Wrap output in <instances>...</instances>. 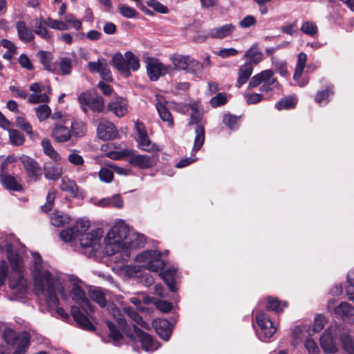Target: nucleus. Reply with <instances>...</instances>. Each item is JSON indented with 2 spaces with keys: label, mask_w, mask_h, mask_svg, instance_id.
Listing matches in <instances>:
<instances>
[{
  "label": "nucleus",
  "mask_w": 354,
  "mask_h": 354,
  "mask_svg": "<svg viewBox=\"0 0 354 354\" xmlns=\"http://www.w3.org/2000/svg\"><path fill=\"white\" fill-rule=\"evenodd\" d=\"M135 260L140 266L152 272H158L164 268V262L161 259V253L156 250H146L138 254Z\"/></svg>",
  "instance_id": "nucleus-8"
},
{
  "label": "nucleus",
  "mask_w": 354,
  "mask_h": 354,
  "mask_svg": "<svg viewBox=\"0 0 354 354\" xmlns=\"http://www.w3.org/2000/svg\"><path fill=\"white\" fill-rule=\"evenodd\" d=\"M158 160V156L154 154L151 156L138 154L131 156L129 163L140 169H146L155 166Z\"/></svg>",
  "instance_id": "nucleus-18"
},
{
  "label": "nucleus",
  "mask_w": 354,
  "mask_h": 354,
  "mask_svg": "<svg viewBox=\"0 0 354 354\" xmlns=\"http://www.w3.org/2000/svg\"><path fill=\"white\" fill-rule=\"evenodd\" d=\"M124 313L128 315L135 323L139 324L142 327L146 329L149 328V326L147 323L143 321L142 318L139 315V314L133 310L129 306H124L122 308Z\"/></svg>",
  "instance_id": "nucleus-43"
},
{
  "label": "nucleus",
  "mask_w": 354,
  "mask_h": 354,
  "mask_svg": "<svg viewBox=\"0 0 354 354\" xmlns=\"http://www.w3.org/2000/svg\"><path fill=\"white\" fill-rule=\"evenodd\" d=\"M271 61L275 71L281 75L285 76L288 74L287 63L286 61L277 59L274 57H271Z\"/></svg>",
  "instance_id": "nucleus-51"
},
{
  "label": "nucleus",
  "mask_w": 354,
  "mask_h": 354,
  "mask_svg": "<svg viewBox=\"0 0 354 354\" xmlns=\"http://www.w3.org/2000/svg\"><path fill=\"white\" fill-rule=\"evenodd\" d=\"M307 55L304 53H300L297 55V62L293 75L294 80H297L301 76L304 69L306 65Z\"/></svg>",
  "instance_id": "nucleus-41"
},
{
  "label": "nucleus",
  "mask_w": 354,
  "mask_h": 354,
  "mask_svg": "<svg viewBox=\"0 0 354 354\" xmlns=\"http://www.w3.org/2000/svg\"><path fill=\"white\" fill-rule=\"evenodd\" d=\"M30 336L28 332H22L19 344L17 346L13 354H26L29 346Z\"/></svg>",
  "instance_id": "nucleus-39"
},
{
  "label": "nucleus",
  "mask_w": 354,
  "mask_h": 354,
  "mask_svg": "<svg viewBox=\"0 0 354 354\" xmlns=\"http://www.w3.org/2000/svg\"><path fill=\"white\" fill-rule=\"evenodd\" d=\"M112 62L115 67L126 77L131 75V72L129 70V66L127 62V58L120 53L115 54L112 58Z\"/></svg>",
  "instance_id": "nucleus-31"
},
{
  "label": "nucleus",
  "mask_w": 354,
  "mask_h": 354,
  "mask_svg": "<svg viewBox=\"0 0 354 354\" xmlns=\"http://www.w3.org/2000/svg\"><path fill=\"white\" fill-rule=\"evenodd\" d=\"M253 66L250 62H245L240 66L238 71V78L236 83V86L240 88L244 84L250 77L253 72Z\"/></svg>",
  "instance_id": "nucleus-28"
},
{
  "label": "nucleus",
  "mask_w": 354,
  "mask_h": 354,
  "mask_svg": "<svg viewBox=\"0 0 354 354\" xmlns=\"http://www.w3.org/2000/svg\"><path fill=\"white\" fill-rule=\"evenodd\" d=\"M239 117L231 114L225 115L223 122L232 130H236L239 127Z\"/></svg>",
  "instance_id": "nucleus-54"
},
{
  "label": "nucleus",
  "mask_w": 354,
  "mask_h": 354,
  "mask_svg": "<svg viewBox=\"0 0 354 354\" xmlns=\"http://www.w3.org/2000/svg\"><path fill=\"white\" fill-rule=\"evenodd\" d=\"M156 107L160 118L162 120L167 122L169 127H172L174 126V120L171 113L166 106L167 102L160 95H156Z\"/></svg>",
  "instance_id": "nucleus-25"
},
{
  "label": "nucleus",
  "mask_w": 354,
  "mask_h": 354,
  "mask_svg": "<svg viewBox=\"0 0 354 354\" xmlns=\"http://www.w3.org/2000/svg\"><path fill=\"white\" fill-rule=\"evenodd\" d=\"M99 178L101 181L109 183H111L113 178V173L108 168H102L98 173Z\"/></svg>",
  "instance_id": "nucleus-63"
},
{
  "label": "nucleus",
  "mask_w": 354,
  "mask_h": 354,
  "mask_svg": "<svg viewBox=\"0 0 354 354\" xmlns=\"http://www.w3.org/2000/svg\"><path fill=\"white\" fill-rule=\"evenodd\" d=\"M44 153L55 162L60 160L59 154L53 147L48 138H44L41 142Z\"/></svg>",
  "instance_id": "nucleus-36"
},
{
  "label": "nucleus",
  "mask_w": 354,
  "mask_h": 354,
  "mask_svg": "<svg viewBox=\"0 0 354 354\" xmlns=\"http://www.w3.org/2000/svg\"><path fill=\"white\" fill-rule=\"evenodd\" d=\"M295 105V98L292 97L281 99L276 104L275 107L278 110L289 109L294 107Z\"/></svg>",
  "instance_id": "nucleus-56"
},
{
  "label": "nucleus",
  "mask_w": 354,
  "mask_h": 354,
  "mask_svg": "<svg viewBox=\"0 0 354 354\" xmlns=\"http://www.w3.org/2000/svg\"><path fill=\"white\" fill-rule=\"evenodd\" d=\"M234 30L235 26L232 24H227L222 26L215 27L209 30L208 35L204 37V39L207 37L212 39H223L231 35Z\"/></svg>",
  "instance_id": "nucleus-26"
},
{
  "label": "nucleus",
  "mask_w": 354,
  "mask_h": 354,
  "mask_svg": "<svg viewBox=\"0 0 354 354\" xmlns=\"http://www.w3.org/2000/svg\"><path fill=\"white\" fill-rule=\"evenodd\" d=\"M46 25L49 28L57 30H68L70 28V26H66V24L64 23L63 21L53 19L50 17H48L46 19Z\"/></svg>",
  "instance_id": "nucleus-48"
},
{
  "label": "nucleus",
  "mask_w": 354,
  "mask_h": 354,
  "mask_svg": "<svg viewBox=\"0 0 354 354\" xmlns=\"http://www.w3.org/2000/svg\"><path fill=\"white\" fill-rule=\"evenodd\" d=\"M28 101L30 104L46 103L49 101V97L46 93H32L28 96Z\"/></svg>",
  "instance_id": "nucleus-58"
},
{
  "label": "nucleus",
  "mask_w": 354,
  "mask_h": 354,
  "mask_svg": "<svg viewBox=\"0 0 354 354\" xmlns=\"http://www.w3.org/2000/svg\"><path fill=\"white\" fill-rule=\"evenodd\" d=\"M62 174V168L58 165H46L44 167L45 177L50 180H57Z\"/></svg>",
  "instance_id": "nucleus-40"
},
{
  "label": "nucleus",
  "mask_w": 354,
  "mask_h": 354,
  "mask_svg": "<svg viewBox=\"0 0 354 354\" xmlns=\"http://www.w3.org/2000/svg\"><path fill=\"white\" fill-rule=\"evenodd\" d=\"M349 286L346 289L348 299L354 301V270L351 271L347 276Z\"/></svg>",
  "instance_id": "nucleus-64"
},
{
  "label": "nucleus",
  "mask_w": 354,
  "mask_h": 354,
  "mask_svg": "<svg viewBox=\"0 0 354 354\" xmlns=\"http://www.w3.org/2000/svg\"><path fill=\"white\" fill-rule=\"evenodd\" d=\"M244 57L249 59L251 64H258L263 59V55L259 50L258 44H254L244 54Z\"/></svg>",
  "instance_id": "nucleus-32"
},
{
  "label": "nucleus",
  "mask_w": 354,
  "mask_h": 354,
  "mask_svg": "<svg viewBox=\"0 0 354 354\" xmlns=\"http://www.w3.org/2000/svg\"><path fill=\"white\" fill-rule=\"evenodd\" d=\"M1 180L6 188L8 190L15 192H22L24 187L22 185L14 176L1 171Z\"/></svg>",
  "instance_id": "nucleus-29"
},
{
  "label": "nucleus",
  "mask_w": 354,
  "mask_h": 354,
  "mask_svg": "<svg viewBox=\"0 0 354 354\" xmlns=\"http://www.w3.org/2000/svg\"><path fill=\"white\" fill-rule=\"evenodd\" d=\"M339 343L348 354H354V337L350 330L344 324L334 322L322 335L320 346L324 353L333 354L338 351Z\"/></svg>",
  "instance_id": "nucleus-3"
},
{
  "label": "nucleus",
  "mask_w": 354,
  "mask_h": 354,
  "mask_svg": "<svg viewBox=\"0 0 354 354\" xmlns=\"http://www.w3.org/2000/svg\"><path fill=\"white\" fill-rule=\"evenodd\" d=\"M71 315L77 325L88 330H93L95 327L90 320L81 312L80 308L75 306L71 307Z\"/></svg>",
  "instance_id": "nucleus-23"
},
{
  "label": "nucleus",
  "mask_w": 354,
  "mask_h": 354,
  "mask_svg": "<svg viewBox=\"0 0 354 354\" xmlns=\"http://www.w3.org/2000/svg\"><path fill=\"white\" fill-rule=\"evenodd\" d=\"M153 326L158 335L164 340H168L171 333V325L165 319H157L153 322Z\"/></svg>",
  "instance_id": "nucleus-22"
},
{
  "label": "nucleus",
  "mask_w": 354,
  "mask_h": 354,
  "mask_svg": "<svg viewBox=\"0 0 354 354\" xmlns=\"http://www.w3.org/2000/svg\"><path fill=\"white\" fill-rule=\"evenodd\" d=\"M35 30L34 32L36 35L45 39H50L53 37V32L48 30L46 25V19L42 17L34 20Z\"/></svg>",
  "instance_id": "nucleus-33"
},
{
  "label": "nucleus",
  "mask_w": 354,
  "mask_h": 354,
  "mask_svg": "<svg viewBox=\"0 0 354 354\" xmlns=\"http://www.w3.org/2000/svg\"><path fill=\"white\" fill-rule=\"evenodd\" d=\"M70 131L71 133V136H73L76 138L83 137L86 132V124L82 120H73L71 122Z\"/></svg>",
  "instance_id": "nucleus-38"
},
{
  "label": "nucleus",
  "mask_w": 354,
  "mask_h": 354,
  "mask_svg": "<svg viewBox=\"0 0 354 354\" xmlns=\"http://www.w3.org/2000/svg\"><path fill=\"white\" fill-rule=\"evenodd\" d=\"M16 125L24 131L28 136H32L33 131L31 124L23 117H17Z\"/></svg>",
  "instance_id": "nucleus-52"
},
{
  "label": "nucleus",
  "mask_w": 354,
  "mask_h": 354,
  "mask_svg": "<svg viewBox=\"0 0 354 354\" xmlns=\"http://www.w3.org/2000/svg\"><path fill=\"white\" fill-rule=\"evenodd\" d=\"M171 69V66L163 64L157 59H149L147 65V75L151 81L158 80L160 77L169 73Z\"/></svg>",
  "instance_id": "nucleus-14"
},
{
  "label": "nucleus",
  "mask_w": 354,
  "mask_h": 354,
  "mask_svg": "<svg viewBox=\"0 0 354 354\" xmlns=\"http://www.w3.org/2000/svg\"><path fill=\"white\" fill-rule=\"evenodd\" d=\"M70 216L67 214L56 212L50 216L51 223L55 227H62L70 221Z\"/></svg>",
  "instance_id": "nucleus-44"
},
{
  "label": "nucleus",
  "mask_w": 354,
  "mask_h": 354,
  "mask_svg": "<svg viewBox=\"0 0 354 354\" xmlns=\"http://www.w3.org/2000/svg\"><path fill=\"white\" fill-rule=\"evenodd\" d=\"M77 62V56L74 53L62 55L55 62V69L53 73L62 75H69Z\"/></svg>",
  "instance_id": "nucleus-12"
},
{
  "label": "nucleus",
  "mask_w": 354,
  "mask_h": 354,
  "mask_svg": "<svg viewBox=\"0 0 354 354\" xmlns=\"http://www.w3.org/2000/svg\"><path fill=\"white\" fill-rule=\"evenodd\" d=\"M28 176L32 181H38L41 178L42 171L38 162L33 158L22 155L19 158Z\"/></svg>",
  "instance_id": "nucleus-15"
},
{
  "label": "nucleus",
  "mask_w": 354,
  "mask_h": 354,
  "mask_svg": "<svg viewBox=\"0 0 354 354\" xmlns=\"http://www.w3.org/2000/svg\"><path fill=\"white\" fill-rule=\"evenodd\" d=\"M90 227L88 221L79 219L75 226L62 230L59 236L66 243H72L78 239L82 248H91L92 251H97L100 247V241L103 232L98 228L86 232Z\"/></svg>",
  "instance_id": "nucleus-4"
},
{
  "label": "nucleus",
  "mask_w": 354,
  "mask_h": 354,
  "mask_svg": "<svg viewBox=\"0 0 354 354\" xmlns=\"http://www.w3.org/2000/svg\"><path fill=\"white\" fill-rule=\"evenodd\" d=\"M171 61L176 70H185L192 74L201 73L203 71V65L189 56L174 55L171 57Z\"/></svg>",
  "instance_id": "nucleus-9"
},
{
  "label": "nucleus",
  "mask_w": 354,
  "mask_h": 354,
  "mask_svg": "<svg viewBox=\"0 0 354 354\" xmlns=\"http://www.w3.org/2000/svg\"><path fill=\"white\" fill-rule=\"evenodd\" d=\"M334 313L344 321L354 322V308L347 302H341L337 306L334 308Z\"/></svg>",
  "instance_id": "nucleus-21"
},
{
  "label": "nucleus",
  "mask_w": 354,
  "mask_h": 354,
  "mask_svg": "<svg viewBox=\"0 0 354 354\" xmlns=\"http://www.w3.org/2000/svg\"><path fill=\"white\" fill-rule=\"evenodd\" d=\"M327 318L322 315H317L314 319L313 330L314 332L321 331L327 322Z\"/></svg>",
  "instance_id": "nucleus-59"
},
{
  "label": "nucleus",
  "mask_w": 354,
  "mask_h": 354,
  "mask_svg": "<svg viewBox=\"0 0 354 354\" xmlns=\"http://www.w3.org/2000/svg\"><path fill=\"white\" fill-rule=\"evenodd\" d=\"M107 252L114 254L115 261H127L130 257V249L143 247L146 243L143 234L130 230L123 221L118 222L106 234L104 239Z\"/></svg>",
  "instance_id": "nucleus-1"
},
{
  "label": "nucleus",
  "mask_w": 354,
  "mask_h": 354,
  "mask_svg": "<svg viewBox=\"0 0 354 354\" xmlns=\"http://www.w3.org/2000/svg\"><path fill=\"white\" fill-rule=\"evenodd\" d=\"M127 102L125 99L117 96L109 103L108 109L113 112L116 116L122 117L127 113Z\"/></svg>",
  "instance_id": "nucleus-24"
},
{
  "label": "nucleus",
  "mask_w": 354,
  "mask_h": 354,
  "mask_svg": "<svg viewBox=\"0 0 354 354\" xmlns=\"http://www.w3.org/2000/svg\"><path fill=\"white\" fill-rule=\"evenodd\" d=\"M300 30L305 35L311 37H316L318 35V27L312 21H304L301 26Z\"/></svg>",
  "instance_id": "nucleus-42"
},
{
  "label": "nucleus",
  "mask_w": 354,
  "mask_h": 354,
  "mask_svg": "<svg viewBox=\"0 0 354 354\" xmlns=\"http://www.w3.org/2000/svg\"><path fill=\"white\" fill-rule=\"evenodd\" d=\"M227 102V95L225 93H218L216 96L212 97L209 104L212 107H217L226 104Z\"/></svg>",
  "instance_id": "nucleus-61"
},
{
  "label": "nucleus",
  "mask_w": 354,
  "mask_h": 354,
  "mask_svg": "<svg viewBox=\"0 0 354 354\" xmlns=\"http://www.w3.org/2000/svg\"><path fill=\"white\" fill-rule=\"evenodd\" d=\"M97 133L99 138L103 140L115 139L118 136V131L115 125L107 120H102L97 128Z\"/></svg>",
  "instance_id": "nucleus-19"
},
{
  "label": "nucleus",
  "mask_w": 354,
  "mask_h": 354,
  "mask_svg": "<svg viewBox=\"0 0 354 354\" xmlns=\"http://www.w3.org/2000/svg\"><path fill=\"white\" fill-rule=\"evenodd\" d=\"M135 127L137 130V136L136 140L138 147L143 151L153 153L160 151V149L155 144H152L147 133L145 129L144 125L138 121L135 122Z\"/></svg>",
  "instance_id": "nucleus-11"
},
{
  "label": "nucleus",
  "mask_w": 354,
  "mask_h": 354,
  "mask_svg": "<svg viewBox=\"0 0 354 354\" xmlns=\"http://www.w3.org/2000/svg\"><path fill=\"white\" fill-rule=\"evenodd\" d=\"M184 109L186 111L191 110L190 121L189 124H197L195 128V139L192 149V156L198 151L203 146L205 141V129L203 125L198 124L202 119L203 109L199 102H193L185 104Z\"/></svg>",
  "instance_id": "nucleus-7"
},
{
  "label": "nucleus",
  "mask_w": 354,
  "mask_h": 354,
  "mask_svg": "<svg viewBox=\"0 0 354 354\" xmlns=\"http://www.w3.org/2000/svg\"><path fill=\"white\" fill-rule=\"evenodd\" d=\"M118 10L120 15L126 18L135 17L138 14V12L134 8L123 4L118 6Z\"/></svg>",
  "instance_id": "nucleus-60"
},
{
  "label": "nucleus",
  "mask_w": 354,
  "mask_h": 354,
  "mask_svg": "<svg viewBox=\"0 0 354 354\" xmlns=\"http://www.w3.org/2000/svg\"><path fill=\"white\" fill-rule=\"evenodd\" d=\"M36 116L39 121L43 122L46 120L51 113V110L48 105H39L35 109Z\"/></svg>",
  "instance_id": "nucleus-50"
},
{
  "label": "nucleus",
  "mask_w": 354,
  "mask_h": 354,
  "mask_svg": "<svg viewBox=\"0 0 354 354\" xmlns=\"http://www.w3.org/2000/svg\"><path fill=\"white\" fill-rule=\"evenodd\" d=\"M160 275L171 292L177 290L176 279L178 278V273L175 268L172 267L166 270L165 272H161Z\"/></svg>",
  "instance_id": "nucleus-30"
},
{
  "label": "nucleus",
  "mask_w": 354,
  "mask_h": 354,
  "mask_svg": "<svg viewBox=\"0 0 354 354\" xmlns=\"http://www.w3.org/2000/svg\"><path fill=\"white\" fill-rule=\"evenodd\" d=\"M90 297L91 299L95 301L97 304H99L101 307H104L106 306V299L104 297V295L100 290H93L90 292Z\"/></svg>",
  "instance_id": "nucleus-57"
},
{
  "label": "nucleus",
  "mask_w": 354,
  "mask_h": 354,
  "mask_svg": "<svg viewBox=\"0 0 354 354\" xmlns=\"http://www.w3.org/2000/svg\"><path fill=\"white\" fill-rule=\"evenodd\" d=\"M34 259L33 262V277L35 279V292L37 295H41L46 292L48 294V302L50 304L56 305L58 298L55 295V290L61 294L63 298L66 297L64 287L59 280L55 279L51 274L44 270L42 266V260L39 253H32Z\"/></svg>",
  "instance_id": "nucleus-2"
},
{
  "label": "nucleus",
  "mask_w": 354,
  "mask_h": 354,
  "mask_svg": "<svg viewBox=\"0 0 354 354\" xmlns=\"http://www.w3.org/2000/svg\"><path fill=\"white\" fill-rule=\"evenodd\" d=\"M60 189L64 192H68L72 197H76L77 196V185L74 180L68 178L64 177L62 179Z\"/></svg>",
  "instance_id": "nucleus-35"
},
{
  "label": "nucleus",
  "mask_w": 354,
  "mask_h": 354,
  "mask_svg": "<svg viewBox=\"0 0 354 354\" xmlns=\"http://www.w3.org/2000/svg\"><path fill=\"white\" fill-rule=\"evenodd\" d=\"M87 68L91 73H97L102 79L111 82L112 76L105 59H98L97 62H90L87 64Z\"/></svg>",
  "instance_id": "nucleus-17"
},
{
  "label": "nucleus",
  "mask_w": 354,
  "mask_h": 354,
  "mask_svg": "<svg viewBox=\"0 0 354 354\" xmlns=\"http://www.w3.org/2000/svg\"><path fill=\"white\" fill-rule=\"evenodd\" d=\"M70 280L73 281V286L71 290V297L73 300L80 304L84 310L92 312L93 307L89 299L86 297L84 290L77 284L79 280L73 278H71Z\"/></svg>",
  "instance_id": "nucleus-16"
},
{
  "label": "nucleus",
  "mask_w": 354,
  "mask_h": 354,
  "mask_svg": "<svg viewBox=\"0 0 354 354\" xmlns=\"http://www.w3.org/2000/svg\"><path fill=\"white\" fill-rule=\"evenodd\" d=\"M112 313L114 319L117 321L120 329L126 334V335L131 340H138L143 349L147 352L154 351L158 349L159 345L155 342L151 336L143 332L135 324L127 326L124 316L120 314L118 308H113Z\"/></svg>",
  "instance_id": "nucleus-5"
},
{
  "label": "nucleus",
  "mask_w": 354,
  "mask_h": 354,
  "mask_svg": "<svg viewBox=\"0 0 354 354\" xmlns=\"http://www.w3.org/2000/svg\"><path fill=\"white\" fill-rule=\"evenodd\" d=\"M267 300L268 304L266 306V308L268 310L279 313L282 311L283 308L288 306L287 302H284L283 304H281L280 301L279 299L271 297H268L267 298Z\"/></svg>",
  "instance_id": "nucleus-45"
},
{
  "label": "nucleus",
  "mask_w": 354,
  "mask_h": 354,
  "mask_svg": "<svg viewBox=\"0 0 354 354\" xmlns=\"http://www.w3.org/2000/svg\"><path fill=\"white\" fill-rule=\"evenodd\" d=\"M19 39L24 42L28 43L34 40L35 35L32 30L24 21H18L15 24Z\"/></svg>",
  "instance_id": "nucleus-27"
},
{
  "label": "nucleus",
  "mask_w": 354,
  "mask_h": 354,
  "mask_svg": "<svg viewBox=\"0 0 354 354\" xmlns=\"http://www.w3.org/2000/svg\"><path fill=\"white\" fill-rule=\"evenodd\" d=\"M125 57L127 58V62L129 66V70L132 69L133 71H136L139 69L140 60L131 51H127L125 53Z\"/></svg>",
  "instance_id": "nucleus-47"
},
{
  "label": "nucleus",
  "mask_w": 354,
  "mask_h": 354,
  "mask_svg": "<svg viewBox=\"0 0 354 354\" xmlns=\"http://www.w3.org/2000/svg\"><path fill=\"white\" fill-rule=\"evenodd\" d=\"M256 322L260 328L257 330L258 337L261 341L268 342L276 333L277 327L264 312H260L257 315Z\"/></svg>",
  "instance_id": "nucleus-10"
},
{
  "label": "nucleus",
  "mask_w": 354,
  "mask_h": 354,
  "mask_svg": "<svg viewBox=\"0 0 354 354\" xmlns=\"http://www.w3.org/2000/svg\"><path fill=\"white\" fill-rule=\"evenodd\" d=\"M21 333L17 334L15 330L10 328H6L2 333V339L8 344H16L17 346L20 341Z\"/></svg>",
  "instance_id": "nucleus-34"
},
{
  "label": "nucleus",
  "mask_w": 354,
  "mask_h": 354,
  "mask_svg": "<svg viewBox=\"0 0 354 354\" xmlns=\"http://www.w3.org/2000/svg\"><path fill=\"white\" fill-rule=\"evenodd\" d=\"M262 83L275 84V87H278L279 83L276 78L274 77V71L271 69H267L259 73Z\"/></svg>",
  "instance_id": "nucleus-49"
},
{
  "label": "nucleus",
  "mask_w": 354,
  "mask_h": 354,
  "mask_svg": "<svg viewBox=\"0 0 354 354\" xmlns=\"http://www.w3.org/2000/svg\"><path fill=\"white\" fill-rule=\"evenodd\" d=\"M106 326L109 329V335L114 342H119L122 339V333L113 323L106 321Z\"/></svg>",
  "instance_id": "nucleus-55"
},
{
  "label": "nucleus",
  "mask_w": 354,
  "mask_h": 354,
  "mask_svg": "<svg viewBox=\"0 0 354 354\" xmlns=\"http://www.w3.org/2000/svg\"><path fill=\"white\" fill-rule=\"evenodd\" d=\"M37 56L40 59L44 68L53 73L55 69V63L52 62L53 55L50 53L40 51L37 53Z\"/></svg>",
  "instance_id": "nucleus-37"
},
{
  "label": "nucleus",
  "mask_w": 354,
  "mask_h": 354,
  "mask_svg": "<svg viewBox=\"0 0 354 354\" xmlns=\"http://www.w3.org/2000/svg\"><path fill=\"white\" fill-rule=\"evenodd\" d=\"M8 259L12 269L9 277V287L16 290L19 294H24L26 291V281L24 277V264L23 259L11 248L10 244L6 245Z\"/></svg>",
  "instance_id": "nucleus-6"
},
{
  "label": "nucleus",
  "mask_w": 354,
  "mask_h": 354,
  "mask_svg": "<svg viewBox=\"0 0 354 354\" xmlns=\"http://www.w3.org/2000/svg\"><path fill=\"white\" fill-rule=\"evenodd\" d=\"M9 133V138L10 142L16 146L22 145L24 142L25 138L22 133L16 129H7Z\"/></svg>",
  "instance_id": "nucleus-46"
},
{
  "label": "nucleus",
  "mask_w": 354,
  "mask_h": 354,
  "mask_svg": "<svg viewBox=\"0 0 354 354\" xmlns=\"http://www.w3.org/2000/svg\"><path fill=\"white\" fill-rule=\"evenodd\" d=\"M81 106L87 105L93 112L100 113L104 110V102L99 95L92 93H82L78 96Z\"/></svg>",
  "instance_id": "nucleus-13"
},
{
  "label": "nucleus",
  "mask_w": 354,
  "mask_h": 354,
  "mask_svg": "<svg viewBox=\"0 0 354 354\" xmlns=\"http://www.w3.org/2000/svg\"><path fill=\"white\" fill-rule=\"evenodd\" d=\"M333 94V88H328L324 91H319L315 95V100L319 104L323 102L327 104L329 95Z\"/></svg>",
  "instance_id": "nucleus-53"
},
{
  "label": "nucleus",
  "mask_w": 354,
  "mask_h": 354,
  "mask_svg": "<svg viewBox=\"0 0 354 354\" xmlns=\"http://www.w3.org/2000/svg\"><path fill=\"white\" fill-rule=\"evenodd\" d=\"M50 136L58 143L66 142L71 138L70 129L60 122L54 124L51 130Z\"/></svg>",
  "instance_id": "nucleus-20"
},
{
  "label": "nucleus",
  "mask_w": 354,
  "mask_h": 354,
  "mask_svg": "<svg viewBox=\"0 0 354 354\" xmlns=\"http://www.w3.org/2000/svg\"><path fill=\"white\" fill-rule=\"evenodd\" d=\"M64 23L66 24V26H69V24H72L73 27L76 30H80L82 29V21L80 19H77L72 14H67L64 17Z\"/></svg>",
  "instance_id": "nucleus-62"
}]
</instances>
